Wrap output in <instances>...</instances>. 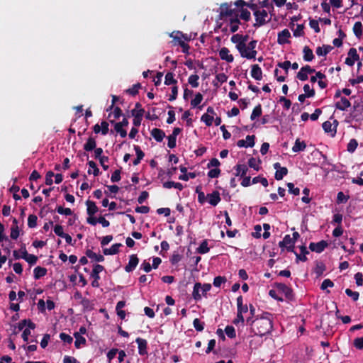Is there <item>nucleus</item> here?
Masks as SVG:
<instances>
[{"label": "nucleus", "mask_w": 363, "mask_h": 363, "mask_svg": "<svg viewBox=\"0 0 363 363\" xmlns=\"http://www.w3.org/2000/svg\"><path fill=\"white\" fill-rule=\"evenodd\" d=\"M251 326L255 335L262 337L270 333L273 328V315L264 312L252 321Z\"/></svg>", "instance_id": "obj_1"}, {"label": "nucleus", "mask_w": 363, "mask_h": 363, "mask_svg": "<svg viewBox=\"0 0 363 363\" xmlns=\"http://www.w3.org/2000/svg\"><path fill=\"white\" fill-rule=\"evenodd\" d=\"M255 23L253 24L255 28H259L271 21L272 18L268 17V13L266 10L262 9L256 11L254 13Z\"/></svg>", "instance_id": "obj_2"}, {"label": "nucleus", "mask_w": 363, "mask_h": 363, "mask_svg": "<svg viewBox=\"0 0 363 363\" xmlns=\"http://www.w3.org/2000/svg\"><path fill=\"white\" fill-rule=\"evenodd\" d=\"M274 286L278 289L279 291L283 293L285 297L289 301H293L294 299V294L291 288L289 287L284 283H274Z\"/></svg>", "instance_id": "obj_3"}, {"label": "nucleus", "mask_w": 363, "mask_h": 363, "mask_svg": "<svg viewBox=\"0 0 363 363\" xmlns=\"http://www.w3.org/2000/svg\"><path fill=\"white\" fill-rule=\"evenodd\" d=\"M104 270V267L103 265L96 264L94 266L92 272L91 273V277L94 279L91 282V286L94 288L99 287L100 284L99 280L100 279L99 273Z\"/></svg>", "instance_id": "obj_4"}, {"label": "nucleus", "mask_w": 363, "mask_h": 363, "mask_svg": "<svg viewBox=\"0 0 363 363\" xmlns=\"http://www.w3.org/2000/svg\"><path fill=\"white\" fill-rule=\"evenodd\" d=\"M232 12V3H223L219 8V18L223 20L225 17H230Z\"/></svg>", "instance_id": "obj_5"}, {"label": "nucleus", "mask_w": 363, "mask_h": 363, "mask_svg": "<svg viewBox=\"0 0 363 363\" xmlns=\"http://www.w3.org/2000/svg\"><path fill=\"white\" fill-rule=\"evenodd\" d=\"M328 246V243L325 240H320L318 242H311L309 244V249L317 253H321Z\"/></svg>", "instance_id": "obj_6"}, {"label": "nucleus", "mask_w": 363, "mask_h": 363, "mask_svg": "<svg viewBox=\"0 0 363 363\" xmlns=\"http://www.w3.org/2000/svg\"><path fill=\"white\" fill-rule=\"evenodd\" d=\"M234 5L236 6L237 7H244L245 6H246L253 11V14L255 13V12L259 11L260 10L259 6L257 4H255L253 3V1H251L250 2H246L244 0H237L234 3Z\"/></svg>", "instance_id": "obj_7"}, {"label": "nucleus", "mask_w": 363, "mask_h": 363, "mask_svg": "<svg viewBox=\"0 0 363 363\" xmlns=\"http://www.w3.org/2000/svg\"><path fill=\"white\" fill-rule=\"evenodd\" d=\"M139 263V259L137 256V255H131L129 257V262L128 264L125 267V271L126 272H133L137 267V265Z\"/></svg>", "instance_id": "obj_8"}, {"label": "nucleus", "mask_w": 363, "mask_h": 363, "mask_svg": "<svg viewBox=\"0 0 363 363\" xmlns=\"http://www.w3.org/2000/svg\"><path fill=\"white\" fill-rule=\"evenodd\" d=\"M206 197L208 202L213 206H217L221 200L220 193L218 191H214L211 194H208Z\"/></svg>", "instance_id": "obj_9"}, {"label": "nucleus", "mask_w": 363, "mask_h": 363, "mask_svg": "<svg viewBox=\"0 0 363 363\" xmlns=\"http://www.w3.org/2000/svg\"><path fill=\"white\" fill-rule=\"evenodd\" d=\"M135 342L138 346V353L140 355H145L147 354V342L145 339L141 337H137Z\"/></svg>", "instance_id": "obj_10"}, {"label": "nucleus", "mask_w": 363, "mask_h": 363, "mask_svg": "<svg viewBox=\"0 0 363 363\" xmlns=\"http://www.w3.org/2000/svg\"><path fill=\"white\" fill-rule=\"evenodd\" d=\"M219 56L221 60H225L227 62H233L234 60L233 56L230 54L228 48L223 47L219 50Z\"/></svg>", "instance_id": "obj_11"}, {"label": "nucleus", "mask_w": 363, "mask_h": 363, "mask_svg": "<svg viewBox=\"0 0 363 363\" xmlns=\"http://www.w3.org/2000/svg\"><path fill=\"white\" fill-rule=\"evenodd\" d=\"M291 37V33L288 29H284L278 33L277 43L279 45H284L288 43V38Z\"/></svg>", "instance_id": "obj_12"}, {"label": "nucleus", "mask_w": 363, "mask_h": 363, "mask_svg": "<svg viewBox=\"0 0 363 363\" xmlns=\"http://www.w3.org/2000/svg\"><path fill=\"white\" fill-rule=\"evenodd\" d=\"M240 24V21L239 18V15L230 18L229 19V26L230 30L231 33H235L239 29V25Z\"/></svg>", "instance_id": "obj_13"}, {"label": "nucleus", "mask_w": 363, "mask_h": 363, "mask_svg": "<svg viewBox=\"0 0 363 363\" xmlns=\"http://www.w3.org/2000/svg\"><path fill=\"white\" fill-rule=\"evenodd\" d=\"M251 76L255 80H261L262 79V71L258 65L255 64L251 66Z\"/></svg>", "instance_id": "obj_14"}, {"label": "nucleus", "mask_w": 363, "mask_h": 363, "mask_svg": "<svg viewBox=\"0 0 363 363\" xmlns=\"http://www.w3.org/2000/svg\"><path fill=\"white\" fill-rule=\"evenodd\" d=\"M335 108L340 111H346L347 108L351 106L350 101L345 97H341L340 101L335 104Z\"/></svg>", "instance_id": "obj_15"}, {"label": "nucleus", "mask_w": 363, "mask_h": 363, "mask_svg": "<svg viewBox=\"0 0 363 363\" xmlns=\"http://www.w3.org/2000/svg\"><path fill=\"white\" fill-rule=\"evenodd\" d=\"M150 134L157 142H162L165 137V133L162 130L157 128H153Z\"/></svg>", "instance_id": "obj_16"}, {"label": "nucleus", "mask_w": 363, "mask_h": 363, "mask_svg": "<svg viewBox=\"0 0 363 363\" xmlns=\"http://www.w3.org/2000/svg\"><path fill=\"white\" fill-rule=\"evenodd\" d=\"M299 248L301 253L298 254L297 252H295V255L296 257V262H298V261H307L308 259L306 257V255L309 254V252L307 250L306 247L305 245H301L299 247Z\"/></svg>", "instance_id": "obj_17"}, {"label": "nucleus", "mask_w": 363, "mask_h": 363, "mask_svg": "<svg viewBox=\"0 0 363 363\" xmlns=\"http://www.w3.org/2000/svg\"><path fill=\"white\" fill-rule=\"evenodd\" d=\"M86 205L87 206L86 213L89 216H94L99 211V208L96 205L95 202L87 200L86 201Z\"/></svg>", "instance_id": "obj_18"}, {"label": "nucleus", "mask_w": 363, "mask_h": 363, "mask_svg": "<svg viewBox=\"0 0 363 363\" xmlns=\"http://www.w3.org/2000/svg\"><path fill=\"white\" fill-rule=\"evenodd\" d=\"M333 48L329 45H323V47H318L315 50V53L318 56L327 55Z\"/></svg>", "instance_id": "obj_19"}, {"label": "nucleus", "mask_w": 363, "mask_h": 363, "mask_svg": "<svg viewBox=\"0 0 363 363\" xmlns=\"http://www.w3.org/2000/svg\"><path fill=\"white\" fill-rule=\"evenodd\" d=\"M96 147V141L94 138L90 136L86 143L84 145V150L86 152H91Z\"/></svg>", "instance_id": "obj_20"}, {"label": "nucleus", "mask_w": 363, "mask_h": 363, "mask_svg": "<svg viewBox=\"0 0 363 363\" xmlns=\"http://www.w3.org/2000/svg\"><path fill=\"white\" fill-rule=\"evenodd\" d=\"M169 37L173 38L174 42H177L178 45L179 44V40H182V38H184L186 40H189V38L183 34L181 31H173L169 34ZM176 43H174V45Z\"/></svg>", "instance_id": "obj_21"}, {"label": "nucleus", "mask_w": 363, "mask_h": 363, "mask_svg": "<svg viewBox=\"0 0 363 363\" xmlns=\"http://www.w3.org/2000/svg\"><path fill=\"white\" fill-rule=\"evenodd\" d=\"M122 245L121 243H115L110 248H105L103 250V252L105 255H116L119 252V247Z\"/></svg>", "instance_id": "obj_22"}, {"label": "nucleus", "mask_w": 363, "mask_h": 363, "mask_svg": "<svg viewBox=\"0 0 363 363\" xmlns=\"http://www.w3.org/2000/svg\"><path fill=\"white\" fill-rule=\"evenodd\" d=\"M303 60L306 62H311L314 59V55L313 53V50L308 47L305 46L303 49Z\"/></svg>", "instance_id": "obj_23"}, {"label": "nucleus", "mask_w": 363, "mask_h": 363, "mask_svg": "<svg viewBox=\"0 0 363 363\" xmlns=\"http://www.w3.org/2000/svg\"><path fill=\"white\" fill-rule=\"evenodd\" d=\"M48 270L46 268L38 266L33 270L35 279H39L47 274Z\"/></svg>", "instance_id": "obj_24"}, {"label": "nucleus", "mask_w": 363, "mask_h": 363, "mask_svg": "<svg viewBox=\"0 0 363 363\" xmlns=\"http://www.w3.org/2000/svg\"><path fill=\"white\" fill-rule=\"evenodd\" d=\"M201 288V284L200 282H196L194 286L192 296L193 298L196 301L201 300L202 296L200 294L199 291Z\"/></svg>", "instance_id": "obj_25"}, {"label": "nucleus", "mask_w": 363, "mask_h": 363, "mask_svg": "<svg viewBox=\"0 0 363 363\" xmlns=\"http://www.w3.org/2000/svg\"><path fill=\"white\" fill-rule=\"evenodd\" d=\"M86 256L88 257L90 259H94L95 261L101 262L104 261V257L100 254L97 255L95 252H94L91 250H86Z\"/></svg>", "instance_id": "obj_26"}, {"label": "nucleus", "mask_w": 363, "mask_h": 363, "mask_svg": "<svg viewBox=\"0 0 363 363\" xmlns=\"http://www.w3.org/2000/svg\"><path fill=\"white\" fill-rule=\"evenodd\" d=\"M81 305L84 311H91L94 308V304L92 301L83 298L81 301Z\"/></svg>", "instance_id": "obj_27"}, {"label": "nucleus", "mask_w": 363, "mask_h": 363, "mask_svg": "<svg viewBox=\"0 0 363 363\" xmlns=\"http://www.w3.org/2000/svg\"><path fill=\"white\" fill-rule=\"evenodd\" d=\"M306 148V144L304 141H301L298 138L296 140L295 144L292 147L294 152L304 151Z\"/></svg>", "instance_id": "obj_28"}, {"label": "nucleus", "mask_w": 363, "mask_h": 363, "mask_svg": "<svg viewBox=\"0 0 363 363\" xmlns=\"http://www.w3.org/2000/svg\"><path fill=\"white\" fill-rule=\"evenodd\" d=\"M236 171L235 176L245 177L248 171V168L245 164H237L235 167Z\"/></svg>", "instance_id": "obj_29"}, {"label": "nucleus", "mask_w": 363, "mask_h": 363, "mask_svg": "<svg viewBox=\"0 0 363 363\" xmlns=\"http://www.w3.org/2000/svg\"><path fill=\"white\" fill-rule=\"evenodd\" d=\"M326 267L323 262L317 261L315 262V267L314 269V272L318 277L321 276L323 272L325 271Z\"/></svg>", "instance_id": "obj_30"}, {"label": "nucleus", "mask_w": 363, "mask_h": 363, "mask_svg": "<svg viewBox=\"0 0 363 363\" xmlns=\"http://www.w3.org/2000/svg\"><path fill=\"white\" fill-rule=\"evenodd\" d=\"M74 337H75L74 346L76 348H80L82 345L86 344V339L78 332L74 333Z\"/></svg>", "instance_id": "obj_31"}, {"label": "nucleus", "mask_w": 363, "mask_h": 363, "mask_svg": "<svg viewBox=\"0 0 363 363\" xmlns=\"http://www.w3.org/2000/svg\"><path fill=\"white\" fill-rule=\"evenodd\" d=\"M112 124H114V130L116 133H119L121 138H125L127 135L126 130L123 129L120 123H116L114 121H110Z\"/></svg>", "instance_id": "obj_32"}, {"label": "nucleus", "mask_w": 363, "mask_h": 363, "mask_svg": "<svg viewBox=\"0 0 363 363\" xmlns=\"http://www.w3.org/2000/svg\"><path fill=\"white\" fill-rule=\"evenodd\" d=\"M240 13L239 14V18L242 19L245 21H249L251 19L250 12L247 9L240 7Z\"/></svg>", "instance_id": "obj_33"}, {"label": "nucleus", "mask_w": 363, "mask_h": 363, "mask_svg": "<svg viewBox=\"0 0 363 363\" xmlns=\"http://www.w3.org/2000/svg\"><path fill=\"white\" fill-rule=\"evenodd\" d=\"M262 106L260 104H258L252 110V112L250 116V119L252 121L255 120L257 118L259 117L262 115Z\"/></svg>", "instance_id": "obj_34"}, {"label": "nucleus", "mask_w": 363, "mask_h": 363, "mask_svg": "<svg viewBox=\"0 0 363 363\" xmlns=\"http://www.w3.org/2000/svg\"><path fill=\"white\" fill-rule=\"evenodd\" d=\"M295 244L293 241V239L291 238L290 235H286L283 239V240L279 242V246L283 249L284 247Z\"/></svg>", "instance_id": "obj_35"}, {"label": "nucleus", "mask_w": 363, "mask_h": 363, "mask_svg": "<svg viewBox=\"0 0 363 363\" xmlns=\"http://www.w3.org/2000/svg\"><path fill=\"white\" fill-rule=\"evenodd\" d=\"M287 174L288 169L285 167H281L278 171H276L274 177L277 180H281Z\"/></svg>", "instance_id": "obj_36"}, {"label": "nucleus", "mask_w": 363, "mask_h": 363, "mask_svg": "<svg viewBox=\"0 0 363 363\" xmlns=\"http://www.w3.org/2000/svg\"><path fill=\"white\" fill-rule=\"evenodd\" d=\"M353 32L357 38L362 35V24L360 21L355 22L353 26Z\"/></svg>", "instance_id": "obj_37"}, {"label": "nucleus", "mask_w": 363, "mask_h": 363, "mask_svg": "<svg viewBox=\"0 0 363 363\" xmlns=\"http://www.w3.org/2000/svg\"><path fill=\"white\" fill-rule=\"evenodd\" d=\"M87 164L89 166L90 168L93 169V172H91V169L88 170L87 173L89 174H93L94 176H98L100 174L99 169L97 167L96 164L94 161H89L87 162Z\"/></svg>", "instance_id": "obj_38"}, {"label": "nucleus", "mask_w": 363, "mask_h": 363, "mask_svg": "<svg viewBox=\"0 0 363 363\" xmlns=\"http://www.w3.org/2000/svg\"><path fill=\"white\" fill-rule=\"evenodd\" d=\"M141 88L140 83L135 84L132 87L125 90V92L131 96H135L138 94L139 89Z\"/></svg>", "instance_id": "obj_39"}, {"label": "nucleus", "mask_w": 363, "mask_h": 363, "mask_svg": "<svg viewBox=\"0 0 363 363\" xmlns=\"http://www.w3.org/2000/svg\"><path fill=\"white\" fill-rule=\"evenodd\" d=\"M199 254H206L209 252V247H208V242L204 240L196 250Z\"/></svg>", "instance_id": "obj_40"}, {"label": "nucleus", "mask_w": 363, "mask_h": 363, "mask_svg": "<svg viewBox=\"0 0 363 363\" xmlns=\"http://www.w3.org/2000/svg\"><path fill=\"white\" fill-rule=\"evenodd\" d=\"M177 81L174 78L172 72H167L165 75L164 84L166 85L176 84Z\"/></svg>", "instance_id": "obj_41"}, {"label": "nucleus", "mask_w": 363, "mask_h": 363, "mask_svg": "<svg viewBox=\"0 0 363 363\" xmlns=\"http://www.w3.org/2000/svg\"><path fill=\"white\" fill-rule=\"evenodd\" d=\"M358 146V143H357V140L354 138H352L350 140V142L348 143L347 144V150L349 152H354L355 151V150L357 149Z\"/></svg>", "instance_id": "obj_42"}, {"label": "nucleus", "mask_w": 363, "mask_h": 363, "mask_svg": "<svg viewBox=\"0 0 363 363\" xmlns=\"http://www.w3.org/2000/svg\"><path fill=\"white\" fill-rule=\"evenodd\" d=\"M199 79V75L197 74H191L189 76L188 79L189 84L194 88H196L199 86L198 80Z\"/></svg>", "instance_id": "obj_43"}, {"label": "nucleus", "mask_w": 363, "mask_h": 363, "mask_svg": "<svg viewBox=\"0 0 363 363\" xmlns=\"http://www.w3.org/2000/svg\"><path fill=\"white\" fill-rule=\"evenodd\" d=\"M55 211L61 215L70 216L72 214V211L69 208H63L61 206H57Z\"/></svg>", "instance_id": "obj_44"}, {"label": "nucleus", "mask_w": 363, "mask_h": 363, "mask_svg": "<svg viewBox=\"0 0 363 363\" xmlns=\"http://www.w3.org/2000/svg\"><path fill=\"white\" fill-rule=\"evenodd\" d=\"M38 218L34 214H30L28 217V226L30 228H35L37 225Z\"/></svg>", "instance_id": "obj_45"}, {"label": "nucleus", "mask_w": 363, "mask_h": 363, "mask_svg": "<svg viewBox=\"0 0 363 363\" xmlns=\"http://www.w3.org/2000/svg\"><path fill=\"white\" fill-rule=\"evenodd\" d=\"M201 120L205 123V124L207 125V126H211L212 125V123H213V121L214 120L213 118V116H211L208 113H204L201 118Z\"/></svg>", "instance_id": "obj_46"}, {"label": "nucleus", "mask_w": 363, "mask_h": 363, "mask_svg": "<svg viewBox=\"0 0 363 363\" xmlns=\"http://www.w3.org/2000/svg\"><path fill=\"white\" fill-rule=\"evenodd\" d=\"M204 325L205 323L203 322H201L200 319L195 318L193 321V325L196 331L201 332L204 329Z\"/></svg>", "instance_id": "obj_47"}, {"label": "nucleus", "mask_w": 363, "mask_h": 363, "mask_svg": "<svg viewBox=\"0 0 363 363\" xmlns=\"http://www.w3.org/2000/svg\"><path fill=\"white\" fill-rule=\"evenodd\" d=\"M225 332L227 336L230 338H234L236 337L235 330L232 325H227L225 328Z\"/></svg>", "instance_id": "obj_48"}, {"label": "nucleus", "mask_w": 363, "mask_h": 363, "mask_svg": "<svg viewBox=\"0 0 363 363\" xmlns=\"http://www.w3.org/2000/svg\"><path fill=\"white\" fill-rule=\"evenodd\" d=\"M202 100H203L202 94L201 93H197L195 95L194 99L191 100V105L192 106V107H196L197 106H199L201 104Z\"/></svg>", "instance_id": "obj_49"}, {"label": "nucleus", "mask_w": 363, "mask_h": 363, "mask_svg": "<svg viewBox=\"0 0 363 363\" xmlns=\"http://www.w3.org/2000/svg\"><path fill=\"white\" fill-rule=\"evenodd\" d=\"M226 281L225 277L218 276L214 278L213 284L216 287H220L221 284L225 283Z\"/></svg>", "instance_id": "obj_50"}, {"label": "nucleus", "mask_w": 363, "mask_h": 363, "mask_svg": "<svg viewBox=\"0 0 363 363\" xmlns=\"http://www.w3.org/2000/svg\"><path fill=\"white\" fill-rule=\"evenodd\" d=\"M349 199L350 196L348 195L345 196L342 191H340L337 195V203L338 204L345 203Z\"/></svg>", "instance_id": "obj_51"}, {"label": "nucleus", "mask_w": 363, "mask_h": 363, "mask_svg": "<svg viewBox=\"0 0 363 363\" xmlns=\"http://www.w3.org/2000/svg\"><path fill=\"white\" fill-rule=\"evenodd\" d=\"M287 187L289 189V192L295 196H298L300 194V189L298 187H295L293 183L289 182L287 183Z\"/></svg>", "instance_id": "obj_52"}, {"label": "nucleus", "mask_w": 363, "mask_h": 363, "mask_svg": "<svg viewBox=\"0 0 363 363\" xmlns=\"http://www.w3.org/2000/svg\"><path fill=\"white\" fill-rule=\"evenodd\" d=\"M261 162V161L259 160L257 161V160L254 157H251L248 160V165L250 167L253 168L255 170L258 171L259 169V167L258 165V163Z\"/></svg>", "instance_id": "obj_53"}, {"label": "nucleus", "mask_w": 363, "mask_h": 363, "mask_svg": "<svg viewBox=\"0 0 363 363\" xmlns=\"http://www.w3.org/2000/svg\"><path fill=\"white\" fill-rule=\"evenodd\" d=\"M168 108H170L168 111V118L167 119V123L172 124L175 121V113L172 110L173 107L170 105H168Z\"/></svg>", "instance_id": "obj_54"}, {"label": "nucleus", "mask_w": 363, "mask_h": 363, "mask_svg": "<svg viewBox=\"0 0 363 363\" xmlns=\"http://www.w3.org/2000/svg\"><path fill=\"white\" fill-rule=\"evenodd\" d=\"M304 26L303 24H298L296 28L294 30V35L295 37H301L304 35Z\"/></svg>", "instance_id": "obj_55"}, {"label": "nucleus", "mask_w": 363, "mask_h": 363, "mask_svg": "<svg viewBox=\"0 0 363 363\" xmlns=\"http://www.w3.org/2000/svg\"><path fill=\"white\" fill-rule=\"evenodd\" d=\"M240 39L241 41L239 42V44L236 45L237 50H241V49L244 48V46L246 45V42L248 39V35H240Z\"/></svg>", "instance_id": "obj_56"}, {"label": "nucleus", "mask_w": 363, "mask_h": 363, "mask_svg": "<svg viewBox=\"0 0 363 363\" xmlns=\"http://www.w3.org/2000/svg\"><path fill=\"white\" fill-rule=\"evenodd\" d=\"M303 91L308 98L313 97L315 94V90L313 89H311L308 84L303 86Z\"/></svg>", "instance_id": "obj_57"}, {"label": "nucleus", "mask_w": 363, "mask_h": 363, "mask_svg": "<svg viewBox=\"0 0 363 363\" xmlns=\"http://www.w3.org/2000/svg\"><path fill=\"white\" fill-rule=\"evenodd\" d=\"M196 172L185 173L179 177V179L183 181H188L189 179H194L196 177Z\"/></svg>", "instance_id": "obj_58"}, {"label": "nucleus", "mask_w": 363, "mask_h": 363, "mask_svg": "<svg viewBox=\"0 0 363 363\" xmlns=\"http://www.w3.org/2000/svg\"><path fill=\"white\" fill-rule=\"evenodd\" d=\"M249 50L250 51L248 53H245L244 55L241 52V57H244V58L249 59V60L255 59L257 53V50L255 49Z\"/></svg>", "instance_id": "obj_59"}, {"label": "nucleus", "mask_w": 363, "mask_h": 363, "mask_svg": "<svg viewBox=\"0 0 363 363\" xmlns=\"http://www.w3.org/2000/svg\"><path fill=\"white\" fill-rule=\"evenodd\" d=\"M347 55L348 57L353 59L355 62L358 61L359 59V56L357 52V50L354 48H352L349 50Z\"/></svg>", "instance_id": "obj_60"}, {"label": "nucleus", "mask_w": 363, "mask_h": 363, "mask_svg": "<svg viewBox=\"0 0 363 363\" xmlns=\"http://www.w3.org/2000/svg\"><path fill=\"white\" fill-rule=\"evenodd\" d=\"M60 338L65 343L71 344L73 341L72 337H71L69 335H67L65 333H61L60 334Z\"/></svg>", "instance_id": "obj_61"}, {"label": "nucleus", "mask_w": 363, "mask_h": 363, "mask_svg": "<svg viewBox=\"0 0 363 363\" xmlns=\"http://www.w3.org/2000/svg\"><path fill=\"white\" fill-rule=\"evenodd\" d=\"M345 294H346L348 296L351 297L354 301H357V300H358V298H359V293H358V292H357V291H352L350 289H347L345 290Z\"/></svg>", "instance_id": "obj_62"}, {"label": "nucleus", "mask_w": 363, "mask_h": 363, "mask_svg": "<svg viewBox=\"0 0 363 363\" xmlns=\"http://www.w3.org/2000/svg\"><path fill=\"white\" fill-rule=\"evenodd\" d=\"M24 259L30 264L33 265L35 264L38 261V257L34 255L28 254Z\"/></svg>", "instance_id": "obj_63"}, {"label": "nucleus", "mask_w": 363, "mask_h": 363, "mask_svg": "<svg viewBox=\"0 0 363 363\" xmlns=\"http://www.w3.org/2000/svg\"><path fill=\"white\" fill-rule=\"evenodd\" d=\"M353 345L357 349L362 350L363 349V337L355 338L354 340Z\"/></svg>", "instance_id": "obj_64"}]
</instances>
